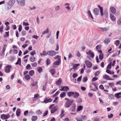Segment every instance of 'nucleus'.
Segmentation results:
<instances>
[{"instance_id":"obj_44","label":"nucleus","mask_w":121,"mask_h":121,"mask_svg":"<svg viewBox=\"0 0 121 121\" xmlns=\"http://www.w3.org/2000/svg\"><path fill=\"white\" fill-rule=\"evenodd\" d=\"M99 28L100 29H102L103 31H104L108 30V28L107 27H105L104 28H102L101 27H100Z\"/></svg>"},{"instance_id":"obj_7","label":"nucleus","mask_w":121,"mask_h":121,"mask_svg":"<svg viewBox=\"0 0 121 121\" xmlns=\"http://www.w3.org/2000/svg\"><path fill=\"white\" fill-rule=\"evenodd\" d=\"M10 117V115L8 114L7 115H5L4 114L2 115L1 116V118L3 120H5L9 118Z\"/></svg>"},{"instance_id":"obj_28","label":"nucleus","mask_w":121,"mask_h":121,"mask_svg":"<svg viewBox=\"0 0 121 121\" xmlns=\"http://www.w3.org/2000/svg\"><path fill=\"white\" fill-rule=\"evenodd\" d=\"M49 29L48 28H47L42 33V34L43 35H44V34H47L49 32Z\"/></svg>"},{"instance_id":"obj_22","label":"nucleus","mask_w":121,"mask_h":121,"mask_svg":"<svg viewBox=\"0 0 121 121\" xmlns=\"http://www.w3.org/2000/svg\"><path fill=\"white\" fill-rule=\"evenodd\" d=\"M62 80L60 78L56 82V84L58 85H59L61 83Z\"/></svg>"},{"instance_id":"obj_20","label":"nucleus","mask_w":121,"mask_h":121,"mask_svg":"<svg viewBox=\"0 0 121 121\" xmlns=\"http://www.w3.org/2000/svg\"><path fill=\"white\" fill-rule=\"evenodd\" d=\"M16 65H19L20 66H21V61L20 58L18 59L16 63Z\"/></svg>"},{"instance_id":"obj_37","label":"nucleus","mask_w":121,"mask_h":121,"mask_svg":"<svg viewBox=\"0 0 121 121\" xmlns=\"http://www.w3.org/2000/svg\"><path fill=\"white\" fill-rule=\"evenodd\" d=\"M104 58V55L103 54H100L99 56V59L102 60Z\"/></svg>"},{"instance_id":"obj_56","label":"nucleus","mask_w":121,"mask_h":121,"mask_svg":"<svg viewBox=\"0 0 121 121\" xmlns=\"http://www.w3.org/2000/svg\"><path fill=\"white\" fill-rule=\"evenodd\" d=\"M26 31L25 30L22 31V35H24L26 34Z\"/></svg>"},{"instance_id":"obj_10","label":"nucleus","mask_w":121,"mask_h":121,"mask_svg":"<svg viewBox=\"0 0 121 121\" xmlns=\"http://www.w3.org/2000/svg\"><path fill=\"white\" fill-rule=\"evenodd\" d=\"M58 109L57 106H55L52 109L51 111V113H54L56 111L58 110Z\"/></svg>"},{"instance_id":"obj_25","label":"nucleus","mask_w":121,"mask_h":121,"mask_svg":"<svg viewBox=\"0 0 121 121\" xmlns=\"http://www.w3.org/2000/svg\"><path fill=\"white\" fill-rule=\"evenodd\" d=\"M79 65V64H75L73 65V68L74 69H75Z\"/></svg>"},{"instance_id":"obj_3","label":"nucleus","mask_w":121,"mask_h":121,"mask_svg":"<svg viewBox=\"0 0 121 121\" xmlns=\"http://www.w3.org/2000/svg\"><path fill=\"white\" fill-rule=\"evenodd\" d=\"M12 68V66L11 65H7L5 67V71L7 73H9L10 71V70Z\"/></svg>"},{"instance_id":"obj_60","label":"nucleus","mask_w":121,"mask_h":121,"mask_svg":"<svg viewBox=\"0 0 121 121\" xmlns=\"http://www.w3.org/2000/svg\"><path fill=\"white\" fill-rule=\"evenodd\" d=\"M29 24L28 22L25 23V22H23V25L25 26H28L29 25Z\"/></svg>"},{"instance_id":"obj_38","label":"nucleus","mask_w":121,"mask_h":121,"mask_svg":"<svg viewBox=\"0 0 121 121\" xmlns=\"http://www.w3.org/2000/svg\"><path fill=\"white\" fill-rule=\"evenodd\" d=\"M117 23L118 25H121V17L119 18L117 21Z\"/></svg>"},{"instance_id":"obj_46","label":"nucleus","mask_w":121,"mask_h":121,"mask_svg":"<svg viewBox=\"0 0 121 121\" xmlns=\"http://www.w3.org/2000/svg\"><path fill=\"white\" fill-rule=\"evenodd\" d=\"M77 102L79 103H81L82 102V100L80 98H78L77 100Z\"/></svg>"},{"instance_id":"obj_11","label":"nucleus","mask_w":121,"mask_h":121,"mask_svg":"<svg viewBox=\"0 0 121 121\" xmlns=\"http://www.w3.org/2000/svg\"><path fill=\"white\" fill-rule=\"evenodd\" d=\"M109 76L108 75H107L105 74L103 76V78L105 79L106 80H113L112 79L109 78Z\"/></svg>"},{"instance_id":"obj_33","label":"nucleus","mask_w":121,"mask_h":121,"mask_svg":"<svg viewBox=\"0 0 121 121\" xmlns=\"http://www.w3.org/2000/svg\"><path fill=\"white\" fill-rule=\"evenodd\" d=\"M72 107L71 109L72 111V112H74L75 111V105L74 104H73L72 105Z\"/></svg>"},{"instance_id":"obj_27","label":"nucleus","mask_w":121,"mask_h":121,"mask_svg":"<svg viewBox=\"0 0 121 121\" xmlns=\"http://www.w3.org/2000/svg\"><path fill=\"white\" fill-rule=\"evenodd\" d=\"M24 78L26 80H29L30 78V76L28 74L26 75L25 76Z\"/></svg>"},{"instance_id":"obj_31","label":"nucleus","mask_w":121,"mask_h":121,"mask_svg":"<svg viewBox=\"0 0 121 121\" xmlns=\"http://www.w3.org/2000/svg\"><path fill=\"white\" fill-rule=\"evenodd\" d=\"M30 61L31 62H34L35 60V58L34 57H30Z\"/></svg>"},{"instance_id":"obj_9","label":"nucleus","mask_w":121,"mask_h":121,"mask_svg":"<svg viewBox=\"0 0 121 121\" xmlns=\"http://www.w3.org/2000/svg\"><path fill=\"white\" fill-rule=\"evenodd\" d=\"M52 101V99H49L48 98H46L45 99L43 102L45 103L46 104L48 102H50Z\"/></svg>"},{"instance_id":"obj_47","label":"nucleus","mask_w":121,"mask_h":121,"mask_svg":"<svg viewBox=\"0 0 121 121\" xmlns=\"http://www.w3.org/2000/svg\"><path fill=\"white\" fill-rule=\"evenodd\" d=\"M48 110H47L44 112L43 113V117H45L47 115L48 113Z\"/></svg>"},{"instance_id":"obj_61","label":"nucleus","mask_w":121,"mask_h":121,"mask_svg":"<svg viewBox=\"0 0 121 121\" xmlns=\"http://www.w3.org/2000/svg\"><path fill=\"white\" fill-rule=\"evenodd\" d=\"M77 56L79 57H81V54L79 53V52H77Z\"/></svg>"},{"instance_id":"obj_5","label":"nucleus","mask_w":121,"mask_h":121,"mask_svg":"<svg viewBox=\"0 0 121 121\" xmlns=\"http://www.w3.org/2000/svg\"><path fill=\"white\" fill-rule=\"evenodd\" d=\"M87 55L89 56L91 58H93L94 57V54L91 50H89L88 52H86Z\"/></svg>"},{"instance_id":"obj_17","label":"nucleus","mask_w":121,"mask_h":121,"mask_svg":"<svg viewBox=\"0 0 121 121\" xmlns=\"http://www.w3.org/2000/svg\"><path fill=\"white\" fill-rule=\"evenodd\" d=\"M61 60L60 58H59L58 59V60L56 61L54 63V64L55 65H59L60 64V63Z\"/></svg>"},{"instance_id":"obj_42","label":"nucleus","mask_w":121,"mask_h":121,"mask_svg":"<svg viewBox=\"0 0 121 121\" xmlns=\"http://www.w3.org/2000/svg\"><path fill=\"white\" fill-rule=\"evenodd\" d=\"M82 108V107L81 106H80L78 107L77 110V111H80Z\"/></svg>"},{"instance_id":"obj_24","label":"nucleus","mask_w":121,"mask_h":121,"mask_svg":"<svg viewBox=\"0 0 121 121\" xmlns=\"http://www.w3.org/2000/svg\"><path fill=\"white\" fill-rule=\"evenodd\" d=\"M110 39H105L104 41V43L106 44H107L109 43L110 41Z\"/></svg>"},{"instance_id":"obj_12","label":"nucleus","mask_w":121,"mask_h":121,"mask_svg":"<svg viewBox=\"0 0 121 121\" xmlns=\"http://www.w3.org/2000/svg\"><path fill=\"white\" fill-rule=\"evenodd\" d=\"M69 87L67 86H65L63 87L62 89H60V90L61 91H66L69 90Z\"/></svg>"},{"instance_id":"obj_45","label":"nucleus","mask_w":121,"mask_h":121,"mask_svg":"<svg viewBox=\"0 0 121 121\" xmlns=\"http://www.w3.org/2000/svg\"><path fill=\"white\" fill-rule=\"evenodd\" d=\"M111 62L108 65L107 69H110L111 68Z\"/></svg>"},{"instance_id":"obj_15","label":"nucleus","mask_w":121,"mask_h":121,"mask_svg":"<svg viewBox=\"0 0 121 121\" xmlns=\"http://www.w3.org/2000/svg\"><path fill=\"white\" fill-rule=\"evenodd\" d=\"M50 72L52 76H53L56 73L55 69H51L50 70Z\"/></svg>"},{"instance_id":"obj_30","label":"nucleus","mask_w":121,"mask_h":121,"mask_svg":"<svg viewBox=\"0 0 121 121\" xmlns=\"http://www.w3.org/2000/svg\"><path fill=\"white\" fill-rule=\"evenodd\" d=\"M37 117L36 116H33L31 118L32 120L33 121H35L37 119Z\"/></svg>"},{"instance_id":"obj_39","label":"nucleus","mask_w":121,"mask_h":121,"mask_svg":"<svg viewBox=\"0 0 121 121\" xmlns=\"http://www.w3.org/2000/svg\"><path fill=\"white\" fill-rule=\"evenodd\" d=\"M120 41L119 40L116 41L115 43V44L117 46H118L120 44Z\"/></svg>"},{"instance_id":"obj_41","label":"nucleus","mask_w":121,"mask_h":121,"mask_svg":"<svg viewBox=\"0 0 121 121\" xmlns=\"http://www.w3.org/2000/svg\"><path fill=\"white\" fill-rule=\"evenodd\" d=\"M46 62L47 65H49L50 63V60L49 59H48L46 61Z\"/></svg>"},{"instance_id":"obj_50","label":"nucleus","mask_w":121,"mask_h":121,"mask_svg":"<svg viewBox=\"0 0 121 121\" xmlns=\"http://www.w3.org/2000/svg\"><path fill=\"white\" fill-rule=\"evenodd\" d=\"M42 69L41 67H39L38 68V71L39 73H41L42 71Z\"/></svg>"},{"instance_id":"obj_26","label":"nucleus","mask_w":121,"mask_h":121,"mask_svg":"<svg viewBox=\"0 0 121 121\" xmlns=\"http://www.w3.org/2000/svg\"><path fill=\"white\" fill-rule=\"evenodd\" d=\"M21 113L20 109H17L16 111V114L17 116H19Z\"/></svg>"},{"instance_id":"obj_55","label":"nucleus","mask_w":121,"mask_h":121,"mask_svg":"<svg viewBox=\"0 0 121 121\" xmlns=\"http://www.w3.org/2000/svg\"><path fill=\"white\" fill-rule=\"evenodd\" d=\"M37 63L36 62H35L32 64V66L33 67H35L37 65Z\"/></svg>"},{"instance_id":"obj_57","label":"nucleus","mask_w":121,"mask_h":121,"mask_svg":"<svg viewBox=\"0 0 121 121\" xmlns=\"http://www.w3.org/2000/svg\"><path fill=\"white\" fill-rule=\"evenodd\" d=\"M81 118L85 120L87 119V117L86 116H82L81 117Z\"/></svg>"},{"instance_id":"obj_54","label":"nucleus","mask_w":121,"mask_h":121,"mask_svg":"<svg viewBox=\"0 0 121 121\" xmlns=\"http://www.w3.org/2000/svg\"><path fill=\"white\" fill-rule=\"evenodd\" d=\"M78 75L77 73H74L73 74L72 77L74 78H75L78 76Z\"/></svg>"},{"instance_id":"obj_48","label":"nucleus","mask_w":121,"mask_h":121,"mask_svg":"<svg viewBox=\"0 0 121 121\" xmlns=\"http://www.w3.org/2000/svg\"><path fill=\"white\" fill-rule=\"evenodd\" d=\"M60 9V6L58 5L56 6L55 8V10L56 11H58Z\"/></svg>"},{"instance_id":"obj_51","label":"nucleus","mask_w":121,"mask_h":121,"mask_svg":"<svg viewBox=\"0 0 121 121\" xmlns=\"http://www.w3.org/2000/svg\"><path fill=\"white\" fill-rule=\"evenodd\" d=\"M37 82H33L31 84V85L33 86H35L36 85H37Z\"/></svg>"},{"instance_id":"obj_6","label":"nucleus","mask_w":121,"mask_h":121,"mask_svg":"<svg viewBox=\"0 0 121 121\" xmlns=\"http://www.w3.org/2000/svg\"><path fill=\"white\" fill-rule=\"evenodd\" d=\"M14 3V0H11L9 1L8 3V6H9V9L11 8L13 5Z\"/></svg>"},{"instance_id":"obj_40","label":"nucleus","mask_w":121,"mask_h":121,"mask_svg":"<svg viewBox=\"0 0 121 121\" xmlns=\"http://www.w3.org/2000/svg\"><path fill=\"white\" fill-rule=\"evenodd\" d=\"M87 80V77H84L82 79V81L83 82H86Z\"/></svg>"},{"instance_id":"obj_21","label":"nucleus","mask_w":121,"mask_h":121,"mask_svg":"<svg viewBox=\"0 0 121 121\" xmlns=\"http://www.w3.org/2000/svg\"><path fill=\"white\" fill-rule=\"evenodd\" d=\"M121 94V93L119 92L116 93L115 95V97L117 98H119L121 97V96H119V95H120Z\"/></svg>"},{"instance_id":"obj_53","label":"nucleus","mask_w":121,"mask_h":121,"mask_svg":"<svg viewBox=\"0 0 121 121\" xmlns=\"http://www.w3.org/2000/svg\"><path fill=\"white\" fill-rule=\"evenodd\" d=\"M82 78V76H80L79 78H78L77 79V81L78 82H80L81 81Z\"/></svg>"},{"instance_id":"obj_2","label":"nucleus","mask_w":121,"mask_h":121,"mask_svg":"<svg viewBox=\"0 0 121 121\" xmlns=\"http://www.w3.org/2000/svg\"><path fill=\"white\" fill-rule=\"evenodd\" d=\"M56 52L53 50L48 51L47 52V54L48 55L51 56H55L56 54Z\"/></svg>"},{"instance_id":"obj_1","label":"nucleus","mask_w":121,"mask_h":121,"mask_svg":"<svg viewBox=\"0 0 121 121\" xmlns=\"http://www.w3.org/2000/svg\"><path fill=\"white\" fill-rule=\"evenodd\" d=\"M17 4L22 6H24L25 4V0H16Z\"/></svg>"},{"instance_id":"obj_18","label":"nucleus","mask_w":121,"mask_h":121,"mask_svg":"<svg viewBox=\"0 0 121 121\" xmlns=\"http://www.w3.org/2000/svg\"><path fill=\"white\" fill-rule=\"evenodd\" d=\"M98 7L100 10L101 14V15L103 16L104 15V13L103 12V8L100 7V6L99 5H98Z\"/></svg>"},{"instance_id":"obj_62","label":"nucleus","mask_w":121,"mask_h":121,"mask_svg":"<svg viewBox=\"0 0 121 121\" xmlns=\"http://www.w3.org/2000/svg\"><path fill=\"white\" fill-rule=\"evenodd\" d=\"M101 47V46L100 45H98L96 47V49L97 50H98Z\"/></svg>"},{"instance_id":"obj_35","label":"nucleus","mask_w":121,"mask_h":121,"mask_svg":"<svg viewBox=\"0 0 121 121\" xmlns=\"http://www.w3.org/2000/svg\"><path fill=\"white\" fill-rule=\"evenodd\" d=\"M34 73V72L32 70L30 71L29 73V74L30 76H32Z\"/></svg>"},{"instance_id":"obj_49","label":"nucleus","mask_w":121,"mask_h":121,"mask_svg":"<svg viewBox=\"0 0 121 121\" xmlns=\"http://www.w3.org/2000/svg\"><path fill=\"white\" fill-rule=\"evenodd\" d=\"M60 93V91H58L55 94H54L53 96V97H55L58 94Z\"/></svg>"},{"instance_id":"obj_64","label":"nucleus","mask_w":121,"mask_h":121,"mask_svg":"<svg viewBox=\"0 0 121 121\" xmlns=\"http://www.w3.org/2000/svg\"><path fill=\"white\" fill-rule=\"evenodd\" d=\"M77 120L78 121H82V118L78 117L77 118Z\"/></svg>"},{"instance_id":"obj_13","label":"nucleus","mask_w":121,"mask_h":121,"mask_svg":"<svg viewBox=\"0 0 121 121\" xmlns=\"http://www.w3.org/2000/svg\"><path fill=\"white\" fill-rule=\"evenodd\" d=\"M110 10L111 12L113 14H114L116 13V9L113 7H111L110 8Z\"/></svg>"},{"instance_id":"obj_14","label":"nucleus","mask_w":121,"mask_h":121,"mask_svg":"<svg viewBox=\"0 0 121 121\" xmlns=\"http://www.w3.org/2000/svg\"><path fill=\"white\" fill-rule=\"evenodd\" d=\"M99 11V9L97 8L94 9L93 10L94 13L96 15H97L98 14Z\"/></svg>"},{"instance_id":"obj_43","label":"nucleus","mask_w":121,"mask_h":121,"mask_svg":"<svg viewBox=\"0 0 121 121\" xmlns=\"http://www.w3.org/2000/svg\"><path fill=\"white\" fill-rule=\"evenodd\" d=\"M37 113L39 115H40L42 113V112L40 110H38L36 111Z\"/></svg>"},{"instance_id":"obj_36","label":"nucleus","mask_w":121,"mask_h":121,"mask_svg":"<svg viewBox=\"0 0 121 121\" xmlns=\"http://www.w3.org/2000/svg\"><path fill=\"white\" fill-rule=\"evenodd\" d=\"M49 41L50 43L52 44H53L54 43V41L52 38H50Z\"/></svg>"},{"instance_id":"obj_59","label":"nucleus","mask_w":121,"mask_h":121,"mask_svg":"<svg viewBox=\"0 0 121 121\" xmlns=\"http://www.w3.org/2000/svg\"><path fill=\"white\" fill-rule=\"evenodd\" d=\"M113 115L112 114H111L110 115H109L108 116V117L109 118H111L113 117Z\"/></svg>"},{"instance_id":"obj_8","label":"nucleus","mask_w":121,"mask_h":121,"mask_svg":"<svg viewBox=\"0 0 121 121\" xmlns=\"http://www.w3.org/2000/svg\"><path fill=\"white\" fill-rule=\"evenodd\" d=\"M85 63L86 64V65L87 68H90L92 67V63L89 61L86 60V61H85Z\"/></svg>"},{"instance_id":"obj_19","label":"nucleus","mask_w":121,"mask_h":121,"mask_svg":"<svg viewBox=\"0 0 121 121\" xmlns=\"http://www.w3.org/2000/svg\"><path fill=\"white\" fill-rule=\"evenodd\" d=\"M73 95V97L75 98H76L78 97L79 95V94L78 92H74V94Z\"/></svg>"},{"instance_id":"obj_52","label":"nucleus","mask_w":121,"mask_h":121,"mask_svg":"<svg viewBox=\"0 0 121 121\" xmlns=\"http://www.w3.org/2000/svg\"><path fill=\"white\" fill-rule=\"evenodd\" d=\"M100 73V72L99 71H96L95 74V76H98Z\"/></svg>"},{"instance_id":"obj_58","label":"nucleus","mask_w":121,"mask_h":121,"mask_svg":"<svg viewBox=\"0 0 121 121\" xmlns=\"http://www.w3.org/2000/svg\"><path fill=\"white\" fill-rule=\"evenodd\" d=\"M98 79V78L96 77H94L92 78V81L94 82L95 81L97 80Z\"/></svg>"},{"instance_id":"obj_16","label":"nucleus","mask_w":121,"mask_h":121,"mask_svg":"<svg viewBox=\"0 0 121 121\" xmlns=\"http://www.w3.org/2000/svg\"><path fill=\"white\" fill-rule=\"evenodd\" d=\"M110 17L112 21H114L116 20L115 17L113 14H111L110 15Z\"/></svg>"},{"instance_id":"obj_23","label":"nucleus","mask_w":121,"mask_h":121,"mask_svg":"<svg viewBox=\"0 0 121 121\" xmlns=\"http://www.w3.org/2000/svg\"><path fill=\"white\" fill-rule=\"evenodd\" d=\"M74 92L73 91H70L68 92L67 95L69 97H70L73 95Z\"/></svg>"},{"instance_id":"obj_29","label":"nucleus","mask_w":121,"mask_h":121,"mask_svg":"<svg viewBox=\"0 0 121 121\" xmlns=\"http://www.w3.org/2000/svg\"><path fill=\"white\" fill-rule=\"evenodd\" d=\"M47 53L46 51L45 50H44L43 52V53H40V56H45L47 55Z\"/></svg>"},{"instance_id":"obj_34","label":"nucleus","mask_w":121,"mask_h":121,"mask_svg":"<svg viewBox=\"0 0 121 121\" xmlns=\"http://www.w3.org/2000/svg\"><path fill=\"white\" fill-rule=\"evenodd\" d=\"M65 92H63L61 93L60 94V97L61 98H63L65 97Z\"/></svg>"},{"instance_id":"obj_4","label":"nucleus","mask_w":121,"mask_h":121,"mask_svg":"<svg viewBox=\"0 0 121 121\" xmlns=\"http://www.w3.org/2000/svg\"><path fill=\"white\" fill-rule=\"evenodd\" d=\"M73 101L74 100H72L69 102H66L65 104V107L67 108H69L71 105L72 103L73 102Z\"/></svg>"},{"instance_id":"obj_32","label":"nucleus","mask_w":121,"mask_h":121,"mask_svg":"<svg viewBox=\"0 0 121 121\" xmlns=\"http://www.w3.org/2000/svg\"><path fill=\"white\" fill-rule=\"evenodd\" d=\"M65 111L63 109H62L61 112L60 117L61 118H62L64 115L65 114H63Z\"/></svg>"},{"instance_id":"obj_63","label":"nucleus","mask_w":121,"mask_h":121,"mask_svg":"<svg viewBox=\"0 0 121 121\" xmlns=\"http://www.w3.org/2000/svg\"><path fill=\"white\" fill-rule=\"evenodd\" d=\"M32 37L35 39H37L39 38V36H37V35H34L32 36Z\"/></svg>"}]
</instances>
